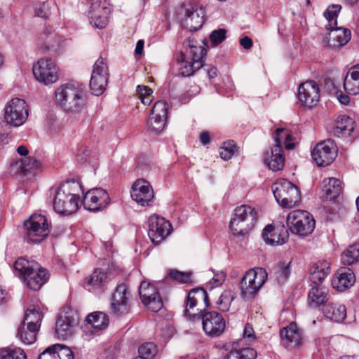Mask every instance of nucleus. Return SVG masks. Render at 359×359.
I'll list each match as a JSON object with an SVG mask.
<instances>
[{
  "label": "nucleus",
  "mask_w": 359,
  "mask_h": 359,
  "mask_svg": "<svg viewBox=\"0 0 359 359\" xmlns=\"http://www.w3.org/2000/svg\"><path fill=\"white\" fill-rule=\"evenodd\" d=\"M81 186L74 181L62 184L56 190L53 199V209L59 215H69L79 208Z\"/></svg>",
  "instance_id": "1"
},
{
  "label": "nucleus",
  "mask_w": 359,
  "mask_h": 359,
  "mask_svg": "<svg viewBox=\"0 0 359 359\" xmlns=\"http://www.w3.org/2000/svg\"><path fill=\"white\" fill-rule=\"evenodd\" d=\"M56 103L68 114L81 111L86 104V94L83 88L76 83L60 86L55 93Z\"/></svg>",
  "instance_id": "2"
},
{
  "label": "nucleus",
  "mask_w": 359,
  "mask_h": 359,
  "mask_svg": "<svg viewBox=\"0 0 359 359\" xmlns=\"http://www.w3.org/2000/svg\"><path fill=\"white\" fill-rule=\"evenodd\" d=\"M292 135L283 128H278L273 135L276 144L270 151L264 154V161L273 171L282 170L285 164L283 146L287 150L292 149Z\"/></svg>",
  "instance_id": "3"
},
{
  "label": "nucleus",
  "mask_w": 359,
  "mask_h": 359,
  "mask_svg": "<svg viewBox=\"0 0 359 359\" xmlns=\"http://www.w3.org/2000/svg\"><path fill=\"white\" fill-rule=\"evenodd\" d=\"M194 40L189 39L186 52L181 53L177 58L180 62V74L185 77H189L204 66L203 58L206 54V49L202 46L195 44Z\"/></svg>",
  "instance_id": "4"
},
{
  "label": "nucleus",
  "mask_w": 359,
  "mask_h": 359,
  "mask_svg": "<svg viewBox=\"0 0 359 359\" xmlns=\"http://www.w3.org/2000/svg\"><path fill=\"white\" fill-rule=\"evenodd\" d=\"M341 9V6L333 4L326 9L323 15L327 20V29H330L327 37V44L331 47H341L346 45L351 39L350 29L344 27H336L337 17Z\"/></svg>",
  "instance_id": "5"
},
{
  "label": "nucleus",
  "mask_w": 359,
  "mask_h": 359,
  "mask_svg": "<svg viewBox=\"0 0 359 359\" xmlns=\"http://www.w3.org/2000/svg\"><path fill=\"white\" fill-rule=\"evenodd\" d=\"M257 219L255 208L242 205L235 208L229 227L235 235L243 236L254 227Z\"/></svg>",
  "instance_id": "6"
},
{
  "label": "nucleus",
  "mask_w": 359,
  "mask_h": 359,
  "mask_svg": "<svg viewBox=\"0 0 359 359\" xmlns=\"http://www.w3.org/2000/svg\"><path fill=\"white\" fill-rule=\"evenodd\" d=\"M257 219L255 208L242 205L235 208L229 227L235 235L243 236L254 227Z\"/></svg>",
  "instance_id": "7"
},
{
  "label": "nucleus",
  "mask_w": 359,
  "mask_h": 359,
  "mask_svg": "<svg viewBox=\"0 0 359 359\" xmlns=\"http://www.w3.org/2000/svg\"><path fill=\"white\" fill-rule=\"evenodd\" d=\"M268 273L265 269L255 267L246 271L240 282V289L243 299L254 297L265 283Z\"/></svg>",
  "instance_id": "8"
},
{
  "label": "nucleus",
  "mask_w": 359,
  "mask_h": 359,
  "mask_svg": "<svg viewBox=\"0 0 359 359\" xmlns=\"http://www.w3.org/2000/svg\"><path fill=\"white\" fill-rule=\"evenodd\" d=\"M25 239L28 242L40 243L49 234L47 218L41 214H34L24 222Z\"/></svg>",
  "instance_id": "9"
},
{
  "label": "nucleus",
  "mask_w": 359,
  "mask_h": 359,
  "mask_svg": "<svg viewBox=\"0 0 359 359\" xmlns=\"http://www.w3.org/2000/svg\"><path fill=\"white\" fill-rule=\"evenodd\" d=\"M25 101L20 98H13L4 108V120L13 127L22 125L27 118L28 110Z\"/></svg>",
  "instance_id": "10"
},
{
  "label": "nucleus",
  "mask_w": 359,
  "mask_h": 359,
  "mask_svg": "<svg viewBox=\"0 0 359 359\" xmlns=\"http://www.w3.org/2000/svg\"><path fill=\"white\" fill-rule=\"evenodd\" d=\"M182 25L191 32L198 30L204 23V11L202 8L184 5L180 10Z\"/></svg>",
  "instance_id": "11"
},
{
  "label": "nucleus",
  "mask_w": 359,
  "mask_h": 359,
  "mask_svg": "<svg viewBox=\"0 0 359 359\" xmlns=\"http://www.w3.org/2000/svg\"><path fill=\"white\" fill-rule=\"evenodd\" d=\"M108 82V67L104 58L99 57L95 62L90 81L92 93L99 96L103 93Z\"/></svg>",
  "instance_id": "12"
},
{
  "label": "nucleus",
  "mask_w": 359,
  "mask_h": 359,
  "mask_svg": "<svg viewBox=\"0 0 359 359\" xmlns=\"http://www.w3.org/2000/svg\"><path fill=\"white\" fill-rule=\"evenodd\" d=\"M32 71L36 79L46 85L55 83L58 79L57 68L52 59L39 60L34 64Z\"/></svg>",
  "instance_id": "13"
},
{
  "label": "nucleus",
  "mask_w": 359,
  "mask_h": 359,
  "mask_svg": "<svg viewBox=\"0 0 359 359\" xmlns=\"http://www.w3.org/2000/svg\"><path fill=\"white\" fill-rule=\"evenodd\" d=\"M290 215L291 213L287 215V228L284 224H279L276 226L268 224L264 227L262 237L266 244L271 245H283L287 242L289 238L288 230H292V226H290L289 222Z\"/></svg>",
  "instance_id": "14"
},
{
  "label": "nucleus",
  "mask_w": 359,
  "mask_h": 359,
  "mask_svg": "<svg viewBox=\"0 0 359 359\" xmlns=\"http://www.w3.org/2000/svg\"><path fill=\"white\" fill-rule=\"evenodd\" d=\"M79 321L78 313L70 309L62 311L55 324V334L57 338L65 339L71 336Z\"/></svg>",
  "instance_id": "15"
},
{
  "label": "nucleus",
  "mask_w": 359,
  "mask_h": 359,
  "mask_svg": "<svg viewBox=\"0 0 359 359\" xmlns=\"http://www.w3.org/2000/svg\"><path fill=\"white\" fill-rule=\"evenodd\" d=\"M337 154L334 142L330 139L323 141L314 147L311 151L313 159L318 166L325 167L333 162Z\"/></svg>",
  "instance_id": "16"
},
{
  "label": "nucleus",
  "mask_w": 359,
  "mask_h": 359,
  "mask_svg": "<svg viewBox=\"0 0 359 359\" xmlns=\"http://www.w3.org/2000/svg\"><path fill=\"white\" fill-rule=\"evenodd\" d=\"M131 294L123 283L118 285L112 294L111 309L116 316H123L130 311Z\"/></svg>",
  "instance_id": "17"
},
{
  "label": "nucleus",
  "mask_w": 359,
  "mask_h": 359,
  "mask_svg": "<svg viewBox=\"0 0 359 359\" xmlns=\"http://www.w3.org/2000/svg\"><path fill=\"white\" fill-rule=\"evenodd\" d=\"M131 294L123 283L118 285L112 294L111 309L116 316H123L130 311Z\"/></svg>",
  "instance_id": "18"
},
{
  "label": "nucleus",
  "mask_w": 359,
  "mask_h": 359,
  "mask_svg": "<svg viewBox=\"0 0 359 359\" xmlns=\"http://www.w3.org/2000/svg\"><path fill=\"white\" fill-rule=\"evenodd\" d=\"M148 236L154 244H159L170 233L171 224L163 217L151 215L149 220Z\"/></svg>",
  "instance_id": "19"
},
{
  "label": "nucleus",
  "mask_w": 359,
  "mask_h": 359,
  "mask_svg": "<svg viewBox=\"0 0 359 359\" xmlns=\"http://www.w3.org/2000/svg\"><path fill=\"white\" fill-rule=\"evenodd\" d=\"M131 197L142 206H151L154 198V192L149 182L144 179L137 180L131 188Z\"/></svg>",
  "instance_id": "20"
},
{
  "label": "nucleus",
  "mask_w": 359,
  "mask_h": 359,
  "mask_svg": "<svg viewBox=\"0 0 359 359\" xmlns=\"http://www.w3.org/2000/svg\"><path fill=\"white\" fill-rule=\"evenodd\" d=\"M110 203V198L106 190L94 188L88 191L83 199L84 208L90 211H98L106 208Z\"/></svg>",
  "instance_id": "21"
},
{
  "label": "nucleus",
  "mask_w": 359,
  "mask_h": 359,
  "mask_svg": "<svg viewBox=\"0 0 359 359\" xmlns=\"http://www.w3.org/2000/svg\"><path fill=\"white\" fill-rule=\"evenodd\" d=\"M140 297L142 303L153 312L163 307V302L156 287L147 281H142L139 287Z\"/></svg>",
  "instance_id": "22"
},
{
  "label": "nucleus",
  "mask_w": 359,
  "mask_h": 359,
  "mask_svg": "<svg viewBox=\"0 0 359 359\" xmlns=\"http://www.w3.org/2000/svg\"><path fill=\"white\" fill-rule=\"evenodd\" d=\"M315 220L306 210H293V233L300 237L311 234L315 228Z\"/></svg>",
  "instance_id": "23"
},
{
  "label": "nucleus",
  "mask_w": 359,
  "mask_h": 359,
  "mask_svg": "<svg viewBox=\"0 0 359 359\" xmlns=\"http://www.w3.org/2000/svg\"><path fill=\"white\" fill-rule=\"evenodd\" d=\"M320 89L314 81H307L298 88V99L304 107L311 108L319 102Z\"/></svg>",
  "instance_id": "24"
},
{
  "label": "nucleus",
  "mask_w": 359,
  "mask_h": 359,
  "mask_svg": "<svg viewBox=\"0 0 359 359\" xmlns=\"http://www.w3.org/2000/svg\"><path fill=\"white\" fill-rule=\"evenodd\" d=\"M202 325L207 335L215 337L224 332L225 321L223 316L219 313L208 311L202 315Z\"/></svg>",
  "instance_id": "25"
},
{
  "label": "nucleus",
  "mask_w": 359,
  "mask_h": 359,
  "mask_svg": "<svg viewBox=\"0 0 359 359\" xmlns=\"http://www.w3.org/2000/svg\"><path fill=\"white\" fill-rule=\"evenodd\" d=\"M168 109V104L165 101L159 100L155 103L148 122L152 130L159 132L163 130L165 125Z\"/></svg>",
  "instance_id": "26"
},
{
  "label": "nucleus",
  "mask_w": 359,
  "mask_h": 359,
  "mask_svg": "<svg viewBox=\"0 0 359 359\" xmlns=\"http://www.w3.org/2000/svg\"><path fill=\"white\" fill-rule=\"evenodd\" d=\"M311 288L308 292L307 303L311 307L316 308L323 306L330 298L329 290L323 284L311 283Z\"/></svg>",
  "instance_id": "27"
},
{
  "label": "nucleus",
  "mask_w": 359,
  "mask_h": 359,
  "mask_svg": "<svg viewBox=\"0 0 359 359\" xmlns=\"http://www.w3.org/2000/svg\"><path fill=\"white\" fill-rule=\"evenodd\" d=\"M292 189V182L280 180L272 186V191L276 202L282 207H289V191Z\"/></svg>",
  "instance_id": "28"
},
{
  "label": "nucleus",
  "mask_w": 359,
  "mask_h": 359,
  "mask_svg": "<svg viewBox=\"0 0 359 359\" xmlns=\"http://www.w3.org/2000/svg\"><path fill=\"white\" fill-rule=\"evenodd\" d=\"M49 274L48 271L39 266V269H34L22 281L26 283L27 287L32 290H38L48 280Z\"/></svg>",
  "instance_id": "29"
},
{
  "label": "nucleus",
  "mask_w": 359,
  "mask_h": 359,
  "mask_svg": "<svg viewBox=\"0 0 359 359\" xmlns=\"http://www.w3.org/2000/svg\"><path fill=\"white\" fill-rule=\"evenodd\" d=\"M325 318L337 323L342 322L346 317L344 305L334 302H327L323 308Z\"/></svg>",
  "instance_id": "30"
},
{
  "label": "nucleus",
  "mask_w": 359,
  "mask_h": 359,
  "mask_svg": "<svg viewBox=\"0 0 359 359\" xmlns=\"http://www.w3.org/2000/svg\"><path fill=\"white\" fill-rule=\"evenodd\" d=\"M344 88L351 95L359 93V65L351 67L344 79Z\"/></svg>",
  "instance_id": "31"
},
{
  "label": "nucleus",
  "mask_w": 359,
  "mask_h": 359,
  "mask_svg": "<svg viewBox=\"0 0 359 359\" xmlns=\"http://www.w3.org/2000/svg\"><path fill=\"white\" fill-rule=\"evenodd\" d=\"M330 273V264L327 261L315 263L310 269V280L313 284H323V281Z\"/></svg>",
  "instance_id": "32"
},
{
  "label": "nucleus",
  "mask_w": 359,
  "mask_h": 359,
  "mask_svg": "<svg viewBox=\"0 0 359 359\" xmlns=\"http://www.w3.org/2000/svg\"><path fill=\"white\" fill-rule=\"evenodd\" d=\"M323 187L322 197L325 201H332L337 198L342 191L341 181L338 179L332 177L323 180Z\"/></svg>",
  "instance_id": "33"
},
{
  "label": "nucleus",
  "mask_w": 359,
  "mask_h": 359,
  "mask_svg": "<svg viewBox=\"0 0 359 359\" xmlns=\"http://www.w3.org/2000/svg\"><path fill=\"white\" fill-rule=\"evenodd\" d=\"M39 264L34 260H28L25 257L18 258L14 263L15 273L23 280L34 269H39Z\"/></svg>",
  "instance_id": "34"
},
{
  "label": "nucleus",
  "mask_w": 359,
  "mask_h": 359,
  "mask_svg": "<svg viewBox=\"0 0 359 359\" xmlns=\"http://www.w3.org/2000/svg\"><path fill=\"white\" fill-rule=\"evenodd\" d=\"M109 282L107 273L100 269H95L88 278L86 287L89 291L101 290Z\"/></svg>",
  "instance_id": "35"
},
{
  "label": "nucleus",
  "mask_w": 359,
  "mask_h": 359,
  "mask_svg": "<svg viewBox=\"0 0 359 359\" xmlns=\"http://www.w3.org/2000/svg\"><path fill=\"white\" fill-rule=\"evenodd\" d=\"M354 129L353 120L347 116L342 115L337 118L333 128V133L335 136H347Z\"/></svg>",
  "instance_id": "36"
},
{
  "label": "nucleus",
  "mask_w": 359,
  "mask_h": 359,
  "mask_svg": "<svg viewBox=\"0 0 359 359\" xmlns=\"http://www.w3.org/2000/svg\"><path fill=\"white\" fill-rule=\"evenodd\" d=\"M348 271L346 269L339 270L335 274V276L332 280V284L334 287L338 290L347 289L351 287L355 282V275L353 272H350V269H348Z\"/></svg>",
  "instance_id": "37"
},
{
  "label": "nucleus",
  "mask_w": 359,
  "mask_h": 359,
  "mask_svg": "<svg viewBox=\"0 0 359 359\" xmlns=\"http://www.w3.org/2000/svg\"><path fill=\"white\" fill-rule=\"evenodd\" d=\"M39 330L34 326H27L25 323H20L16 337L22 343L29 345L36 341Z\"/></svg>",
  "instance_id": "38"
},
{
  "label": "nucleus",
  "mask_w": 359,
  "mask_h": 359,
  "mask_svg": "<svg viewBox=\"0 0 359 359\" xmlns=\"http://www.w3.org/2000/svg\"><path fill=\"white\" fill-rule=\"evenodd\" d=\"M39 41L46 51H53L60 46V38L54 32L46 29L41 35Z\"/></svg>",
  "instance_id": "39"
},
{
  "label": "nucleus",
  "mask_w": 359,
  "mask_h": 359,
  "mask_svg": "<svg viewBox=\"0 0 359 359\" xmlns=\"http://www.w3.org/2000/svg\"><path fill=\"white\" fill-rule=\"evenodd\" d=\"M86 321L95 331L107 328L109 324L108 316L100 311H95L89 314L86 318Z\"/></svg>",
  "instance_id": "40"
},
{
  "label": "nucleus",
  "mask_w": 359,
  "mask_h": 359,
  "mask_svg": "<svg viewBox=\"0 0 359 359\" xmlns=\"http://www.w3.org/2000/svg\"><path fill=\"white\" fill-rule=\"evenodd\" d=\"M43 318V315L39 309L29 308L27 309L23 321L21 323H25L26 325L29 327L33 325L39 331Z\"/></svg>",
  "instance_id": "41"
},
{
  "label": "nucleus",
  "mask_w": 359,
  "mask_h": 359,
  "mask_svg": "<svg viewBox=\"0 0 359 359\" xmlns=\"http://www.w3.org/2000/svg\"><path fill=\"white\" fill-rule=\"evenodd\" d=\"M341 262L351 265L359 261V243L349 245L341 254Z\"/></svg>",
  "instance_id": "42"
},
{
  "label": "nucleus",
  "mask_w": 359,
  "mask_h": 359,
  "mask_svg": "<svg viewBox=\"0 0 359 359\" xmlns=\"http://www.w3.org/2000/svg\"><path fill=\"white\" fill-rule=\"evenodd\" d=\"M104 10H111L107 0H96L94 1L89 9V20L97 19V16L102 15L101 13Z\"/></svg>",
  "instance_id": "43"
},
{
  "label": "nucleus",
  "mask_w": 359,
  "mask_h": 359,
  "mask_svg": "<svg viewBox=\"0 0 359 359\" xmlns=\"http://www.w3.org/2000/svg\"><path fill=\"white\" fill-rule=\"evenodd\" d=\"M0 359H27V355L20 348L8 347L1 350Z\"/></svg>",
  "instance_id": "44"
},
{
  "label": "nucleus",
  "mask_w": 359,
  "mask_h": 359,
  "mask_svg": "<svg viewBox=\"0 0 359 359\" xmlns=\"http://www.w3.org/2000/svg\"><path fill=\"white\" fill-rule=\"evenodd\" d=\"M235 297V293L232 290H224L217 302L218 309L222 311H228Z\"/></svg>",
  "instance_id": "45"
},
{
  "label": "nucleus",
  "mask_w": 359,
  "mask_h": 359,
  "mask_svg": "<svg viewBox=\"0 0 359 359\" xmlns=\"http://www.w3.org/2000/svg\"><path fill=\"white\" fill-rule=\"evenodd\" d=\"M192 291L193 295L195 296V300H197L200 306V308L196 309V311L198 313H202L203 311L209 305L208 293L203 288H196L193 289Z\"/></svg>",
  "instance_id": "46"
},
{
  "label": "nucleus",
  "mask_w": 359,
  "mask_h": 359,
  "mask_svg": "<svg viewBox=\"0 0 359 359\" xmlns=\"http://www.w3.org/2000/svg\"><path fill=\"white\" fill-rule=\"evenodd\" d=\"M292 261H290L287 264L284 262H280L276 266L275 273L276 278L280 283L285 282L290 277V264Z\"/></svg>",
  "instance_id": "47"
},
{
  "label": "nucleus",
  "mask_w": 359,
  "mask_h": 359,
  "mask_svg": "<svg viewBox=\"0 0 359 359\" xmlns=\"http://www.w3.org/2000/svg\"><path fill=\"white\" fill-rule=\"evenodd\" d=\"M139 358L154 359L157 353L156 346L151 342L143 344L138 349Z\"/></svg>",
  "instance_id": "48"
},
{
  "label": "nucleus",
  "mask_w": 359,
  "mask_h": 359,
  "mask_svg": "<svg viewBox=\"0 0 359 359\" xmlns=\"http://www.w3.org/2000/svg\"><path fill=\"white\" fill-rule=\"evenodd\" d=\"M236 145L233 141H228L223 143L220 147L219 155L221 158L225 161L231 158L235 153Z\"/></svg>",
  "instance_id": "49"
},
{
  "label": "nucleus",
  "mask_w": 359,
  "mask_h": 359,
  "mask_svg": "<svg viewBox=\"0 0 359 359\" xmlns=\"http://www.w3.org/2000/svg\"><path fill=\"white\" fill-rule=\"evenodd\" d=\"M280 342L285 348H289L292 343V323L280 330Z\"/></svg>",
  "instance_id": "50"
},
{
  "label": "nucleus",
  "mask_w": 359,
  "mask_h": 359,
  "mask_svg": "<svg viewBox=\"0 0 359 359\" xmlns=\"http://www.w3.org/2000/svg\"><path fill=\"white\" fill-rule=\"evenodd\" d=\"M168 276L179 283H187L191 282V273L171 269L168 272Z\"/></svg>",
  "instance_id": "51"
},
{
  "label": "nucleus",
  "mask_w": 359,
  "mask_h": 359,
  "mask_svg": "<svg viewBox=\"0 0 359 359\" xmlns=\"http://www.w3.org/2000/svg\"><path fill=\"white\" fill-rule=\"evenodd\" d=\"M53 348L56 350V356L57 359H74L72 351L67 346L55 344Z\"/></svg>",
  "instance_id": "52"
},
{
  "label": "nucleus",
  "mask_w": 359,
  "mask_h": 359,
  "mask_svg": "<svg viewBox=\"0 0 359 359\" xmlns=\"http://www.w3.org/2000/svg\"><path fill=\"white\" fill-rule=\"evenodd\" d=\"M110 13L111 10H104V11H102V13H101L102 15L97 16V19H95L94 20H89L90 23L95 28H104L108 24Z\"/></svg>",
  "instance_id": "53"
},
{
  "label": "nucleus",
  "mask_w": 359,
  "mask_h": 359,
  "mask_svg": "<svg viewBox=\"0 0 359 359\" xmlns=\"http://www.w3.org/2000/svg\"><path fill=\"white\" fill-rule=\"evenodd\" d=\"M41 163L36 158L27 157L21 161L20 168L23 172H30L32 170H37L40 168Z\"/></svg>",
  "instance_id": "54"
},
{
  "label": "nucleus",
  "mask_w": 359,
  "mask_h": 359,
  "mask_svg": "<svg viewBox=\"0 0 359 359\" xmlns=\"http://www.w3.org/2000/svg\"><path fill=\"white\" fill-rule=\"evenodd\" d=\"M199 306L197 302V300H195V296L193 295L192 290L189 292L187 298V306L184 310V314L186 316H189L190 317L192 316V319H195L196 316H199L201 313H191L190 312L191 309H194V307Z\"/></svg>",
  "instance_id": "55"
},
{
  "label": "nucleus",
  "mask_w": 359,
  "mask_h": 359,
  "mask_svg": "<svg viewBox=\"0 0 359 359\" xmlns=\"http://www.w3.org/2000/svg\"><path fill=\"white\" fill-rule=\"evenodd\" d=\"M305 338L304 330L293 322V343H294V346L301 347L305 341Z\"/></svg>",
  "instance_id": "56"
},
{
  "label": "nucleus",
  "mask_w": 359,
  "mask_h": 359,
  "mask_svg": "<svg viewBox=\"0 0 359 359\" xmlns=\"http://www.w3.org/2000/svg\"><path fill=\"white\" fill-rule=\"evenodd\" d=\"M226 30L224 29H218L213 30L210 34V41L212 46L220 44L226 37Z\"/></svg>",
  "instance_id": "57"
},
{
  "label": "nucleus",
  "mask_w": 359,
  "mask_h": 359,
  "mask_svg": "<svg viewBox=\"0 0 359 359\" xmlns=\"http://www.w3.org/2000/svg\"><path fill=\"white\" fill-rule=\"evenodd\" d=\"M34 11L36 16L42 18H47L50 14L49 4L46 1L36 4Z\"/></svg>",
  "instance_id": "58"
},
{
  "label": "nucleus",
  "mask_w": 359,
  "mask_h": 359,
  "mask_svg": "<svg viewBox=\"0 0 359 359\" xmlns=\"http://www.w3.org/2000/svg\"><path fill=\"white\" fill-rule=\"evenodd\" d=\"M38 359H57L56 350L53 348V346H50L39 355Z\"/></svg>",
  "instance_id": "59"
},
{
  "label": "nucleus",
  "mask_w": 359,
  "mask_h": 359,
  "mask_svg": "<svg viewBox=\"0 0 359 359\" xmlns=\"http://www.w3.org/2000/svg\"><path fill=\"white\" fill-rule=\"evenodd\" d=\"M226 279V274L221 271L215 274L214 277L210 280V284L212 287H217L221 285Z\"/></svg>",
  "instance_id": "60"
},
{
  "label": "nucleus",
  "mask_w": 359,
  "mask_h": 359,
  "mask_svg": "<svg viewBox=\"0 0 359 359\" xmlns=\"http://www.w3.org/2000/svg\"><path fill=\"white\" fill-rule=\"evenodd\" d=\"M241 359H255L256 351L251 348H246L239 350Z\"/></svg>",
  "instance_id": "61"
},
{
  "label": "nucleus",
  "mask_w": 359,
  "mask_h": 359,
  "mask_svg": "<svg viewBox=\"0 0 359 359\" xmlns=\"http://www.w3.org/2000/svg\"><path fill=\"white\" fill-rule=\"evenodd\" d=\"M137 92L139 94L140 99L142 97L151 95L153 93L152 90L148 86L140 85L137 86Z\"/></svg>",
  "instance_id": "62"
},
{
  "label": "nucleus",
  "mask_w": 359,
  "mask_h": 359,
  "mask_svg": "<svg viewBox=\"0 0 359 359\" xmlns=\"http://www.w3.org/2000/svg\"><path fill=\"white\" fill-rule=\"evenodd\" d=\"M334 95L337 96L338 100L343 104H348L349 103V97L347 95L343 94L339 90L334 89Z\"/></svg>",
  "instance_id": "63"
},
{
  "label": "nucleus",
  "mask_w": 359,
  "mask_h": 359,
  "mask_svg": "<svg viewBox=\"0 0 359 359\" xmlns=\"http://www.w3.org/2000/svg\"><path fill=\"white\" fill-rule=\"evenodd\" d=\"M240 44L246 50L250 49L252 46V41L248 36H244L240 39Z\"/></svg>",
  "instance_id": "64"
}]
</instances>
